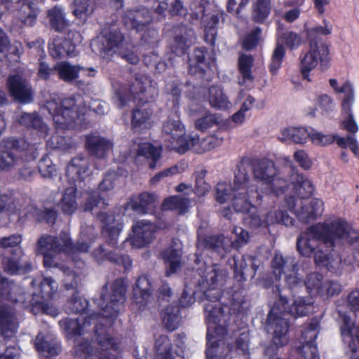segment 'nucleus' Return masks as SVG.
<instances>
[{
	"label": "nucleus",
	"instance_id": "f257e3e1",
	"mask_svg": "<svg viewBox=\"0 0 359 359\" xmlns=\"http://www.w3.org/2000/svg\"><path fill=\"white\" fill-rule=\"evenodd\" d=\"M126 284L124 279H116L109 293L107 285H104L96 304L101 309L102 314L93 313L81 320L65 318L59 322L60 326L67 337L81 335L88 332V327L94 324V332L98 344L103 349L116 348V344L107 332V325H111L121 311L126 299Z\"/></svg>",
	"mask_w": 359,
	"mask_h": 359
},
{
	"label": "nucleus",
	"instance_id": "f03ea898",
	"mask_svg": "<svg viewBox=\"0 0 359 359\" xmlns=\"http://www.w3.org/2000/svg\"><path fill=\"white\" fill-rule=\"evenodd\" d=\"M343 238L347 239L345 247L347 252L355 258L359 254V229H352L348 222L341 218L309 226L297 237V250L301 255L307 257L313 255L315 259L318 250H323L325 246L335 247L336 240Z\"/></svg>",
	"mask_w": 359,
	"mask_h": 359
},
{
	"label": "nucleus",
	"instance_id": "7ed1b4c3",
	"mask_svg": "<svg viewBox=\"0 0 359 359\" xmlns=\"http://www.w3.org/2000/svg\"><path fill=\"white\" fill-rule=\"evenodd\" d=\"M311 308V302L304 297H298L289 306L287 297L280 295L267 316L266 329L268 332L272 334V339L271 346L266 348V353L271 351L277 352L278 348L288 344L290 321L285 316L290 315L295 318L305 316L309 313Z\"/></svg>",
	"mask_w": 359,
	"mask_h": 359
},
{
	"label": "nucleus",
	"instance_id": "20e7f679",
	"mask_svg": "<svg viewBox=\"0 0 359 359\" xmlns=\"http://www.w3.org/2000/svg\"><path fill=\"white\" fill-rule=\"evenodd\" d=\"M226 275V270L221 269L218 264H214L206 275L202 276L199 274L198 278H194L191 280L186 278L184 288L181 293V308L189 307L196 300H208L205 306L212 304L216 308H224L229 312V306L219 302L222 298V291L217 287L219 283L225 281Z\"/></svg>",
	"mask_w": 359,
	"mask_h": 359
},
{
	"label": "nucleus",
	"instance_id": "39448f33",
	"mask_svg": "<svg viewBox=\"0 0 359 359\" xmlns=\"http://www.w3.org/2000/svg\"><path fill=\"white\" fill-rule=\"evenodd\" d=\"M199 244L210 251L212 256L221 260L227 258L229 264L233 267V277L237 282L245 281L247 276L254 278L260 266L261 262L255 255H243L241 259L232 255L229 247L224 244V236L222 234L207 236Z\"/></svg>",
	"mask_w": 359,
	"mask_h": 359
},
{
	"label": "nucleus",
	"instance_id": "423d86ee",
	"mask_svg": "<svg viewBox=\"0 0 359 359\" xmlns=\"http://www.w3.org/2000/svg\"><path fill=\"white\" fill-rule=\"evenodd\" d=\"M250 166L246 165L243 161L239 162L235 172L233 184L235 197L232 201V206L237 212H248L245 220L252 225L257 226L260 224V219L256 214V204H262L264 197H269V195L263 196L259 190L248 191L250 180Z\"/></svg>",
	"mask_w": 359,
	"mask_h": 359
},
{
	"label": "nucleus",
	"instance_id": "0eeeda50",
	"mask_svg": "<svg viewBox=\"0 0 359 359\" xmlns=\"http://www.w3.org/2000/svg\"><path fill=\"white\" fill-rule=\"evenodd\" d=\"M303 32L309 43V50L306 53L300 55L299 69L302 78L311 81L310 72L318 63L324 66L329 60V48L323 41V37L331 34V29L325 25L309 27L308 24L305 23Z\"/></svg>",
	"mask_w": 359,
	"mask_h": 359
},
{
	"label": "nucleus",
	"instance_id": "6e6552de",
	"mask_svg": "<svg viewBox=\"0 0 359 359\" xmlns=\"http://www.w3.org/2000/svg\"><path fill=\"white\" fill-rule=\"evenodd\" d=\"M204 312L208 321L205 355L207 359H214L216 357L214 349L219 346L221 339H213L223 338L227 334V322L230 320L231 310L228 312L224 308H216L209 304L204 306Z\"/></svg>",
	"mask_w": 359,
	"mask_h": 359
},
{
	"label": "nucleus",
	"instance_id": "1a4fd4ad",
	"mask_svg": "<svg viewBox=\"0 0 359 359\" xmlns=\"http://www.w3.org/2000/svg\"><path fill=\"white\" fill-rule=\"evenodd\" d=\"M12 149L30 150L33 155L32 158H36V149L30 145L22 138L8 137L0 143V170H10L19 165L20 159L15 155Z\"/></svg>",
	"mask_w": 359,
	"mask_h": 359
},
{
	"label": "nucleus",
	"instance_id": "9d476101",
	"mask_svg": "<svg viewBox=\"0 0 359 359\" xmlns=\"http://www.w3.org/2000/svg\"><path fill=\"white\" fill-rule=\"evenodd\" d=\"M271 268L276 280H280L284 276L285 282L290 290L302 283L297 274L299 266L294 257H283L282 254L276 253L271 262Z\"/></svg>",
	"mask_w": 359,
	"mask_h": 359
},
{
	"label": "nucleus",
	"instance_id": "9b49d317",
	"mask_svg": "<svg viewBox=\"0 0 359 359\" xmlns=\"http://www.w3.org/2000/svg\"><path fill=\"white\" fill-rule=\"evenodd\" d=\"M166 226V223L161 219L155 223L146 219L138 220L133 225L128 241L133 248H143L154 240L158 229H163Z\"/></svg>",
	"mask_w": 359,
	"mask_h": 359
},
{
	"label": "nucleus",
	"instance_id": "f8f14e48",
	"mask_svg": "<svg viewBox=\"0 0 359 359\" xmlns=\"http://www.w3.org/2000/svg\"><path fill=\"white\" fill-rule=\"evenodd\" d=\"M224 132L226 130L217 129L216 133L203 138L202 141L200 140L199 135L194 132L181 134V154L189 150L201 154L220 146L224 138L222 135Z\"/></svg>",
	"mask_w": 359,
	"mask_h": 359
},
{
	"label": "nucleus",
	"instance_id": "ddd939ff",
	"mask_svg": "<svg viewBox=\"0 0 359 359\" xmlns=\"http://www.w3.org/2000/svg\"><path fill=\"white\" fill-rule=\"evenodd\" d=\"M208 50L205 47H197L194 50L193 54L189 60L188 72L191 76L196 77L204 82L211 81L215 76L212 69L213 61L210 59L207 61L206 55Z\"/></svg>",
	"mask_w": 359,
	"mask_h": 359
},
{
	"label": "nucleus",
	"instance_id": "4468645a",
	"mask_svg": "<svg viewBox=\"0 0 359 359\" xmlns=\"http://www.w3.org/2000/svg\"><path fill=\"white\" fill-rule=\"evenodd\" d=\"M147 88L144 82L135 78V81L130 85L128 90L118 89L116 91L115 97L117 104L120 107H123L128 102H133L136 103L137 107L143 106L149 102V97L146 95ZM130 112H141L138 107L133 108Z\"/></svg>",
	"mask_w": 359,
	"mask_h": 359
},
{
	"label": "nucleus",
	"instance_id": "2eb2a0df",
	"mask_svg": "<svg viewBox=\"0 0 359 359\" xmlns=\"http://www.w3.org/2000/svg\"><path fill=\"white\" fill-rule=\"evenodd\" d=\"M6 88L9 95L18 103L27 104L34 100V90L31 83L24 76L10 74L6 79Z\"/></svg>",
	"mask_w": 359,
	"mask_h": 359
},
{
	"label": "nucleus",
	"instance_id": "dca6fc26",
	"mask_svg": "<svg viewBox=\"0 0 359 359\" xmlns=\"http://www.w3.org/2000/svg\"><path fill=\"white\" fill-rule=\"evenodd\" d=\"M123 22L126 26L135 29L137 32L148 30L152 36L157 35L156 29H149L152 18L147 9L128 10L126 11L123 17Z\"/></svg>",
	"mask_w": 359,
	"mask_h": 359
},
{
	"label": "nucleus",
	"instance_id": "f3484780",
	"mask_svg": "<svg viewBox=\"0 0 359 359\" xmlns=\"http://www.w3.org/2000/svg\"><path fill=\"white\" fill-rule=\"evenodd\" d=\"M113 142L97 132L86 136L85 147L88 154L98 159L105 158L113 148Z\"/></svg>",
	"mask_w": 359,
	"mask_h": 359
},
{
	"label": "nucleus",
	"instance_id": "a211bd4d",
	"mask_svg": "<svg viewBox=\"0 0 359 359\" xmlns=\"http://www.w3.org/2000/svg\"><path fill=\"white\" fill-rule=\"evenodd\" d=\"M97 218L104 224L103 234L107 244L116 247L123 228V223L120 220L116 219L111 213L100 212L97 214Z\"/></svg>",
	"mask_w": 359,
	"mask_h": 359
},
{
	"label": "nucleus",
	"instance_id": "6ab92c4d",
	"mask_svg": "<svg viewBox=\"0 0 359 359\" xmlns=\"http://www.w3.org/2000/svg\"><path fill=\"white\" fill-rule=\"evenodd\" d=\"M53 236L43 234L38 239L35 252L43 257V264L46 267H59L53 245Z\"/></svg>",
	"mask_w": 359,
	"mask_h": 359
},
{
	"label": "nucleus",
	"instance_id": "aec40b11",
	"mask_svg": "<svg viewBox=\"0 0 359 359\" xmlns=\"http://www.w3.org/2000/svg\"><path fill=\"white\" fill-rule=\"evenodd\" d=\"M18 11V17L25 26H33L36 21L39 10L36 4L29 0H6Z\"/></svg>",
	"mask_w": 359,
	"mask_h": 359
},
{
	"label": "nucleus",
	"instance_id": "412c9836",
	"mask_svg": "<svg viewBox=\"0 0 359 359\" xmlns=\"http://www.w3.org/2000/svg\"><path fill=\"white\" fill-rule=\"evenodd\" d=\"M58 77L67 83H72L79 77L81 71H88V76L94 77L97 71L93 67L85 68L81 65H73L68 62H62L55 65Z\"/></svg>",
	"mask_w": 359,
	"mask_h": 359
},
{
	"label": "nucleus",
	"instance_id": "4be33fe9",
	"mask_svg": "<svg viewBox=\"0 0 359 359\" xmlns=\"http://www.w3.org/2000/svg\"><path fill=\"white\" fill-rule=\"evenodd\" d=\"M18 328V320L14 309L11 306L0 307V334L4 338H11Z\"/></svg>",
	"mask_w": 359,
	"mask_h": 359
},
{
	"label": "nucleus",
	"instance_id": "5701e85b",
	"mask_svg": "<svg viewBox=\"0 0 359 359\" xmlns=\"http://www.w3.org/2000/svg\"><path fill=\"white\" fill-rule=\"evenodd\" d=\"M86 114H53V118L60 129H85L88 126Z\"/></svg>",
	"mask_w": 359,
	"mask_h": 359
},
{
	"label": "nucleus",
	"instance_id": "b1692460",
	"mask_svg": "<svg viewBox=\"0 0 359 359\" xmlns=\"http://www.w3.org/2000/svg\"><path fill=\"white\" fill-rule=\"evenodd\" d=\"M294 212L299 221L309 223L322 215L323 202L319 198H312L309 203H302L300 208L294 210Z\"/></svg>",
	"mask_w": 359,
	"mask_h": 359
},
{
	"label": "nucleus",
	"instance_id": "393cba45",
	"mask_svg": "<svg viewBox=\"0 0 359 359\" xmlns=\"http://www.w3.org/2000/svg\"><path fill=\"white\" fill-rule=\"evenodd\" d=\"M50 55L55 59L73 57L77 55L76 45L70 39L57 37L48 45Z\"/></svg>",
	"mask_w": 359,
	"mask_h": 359
},
{
	"label": "nucleus",
	"instance_id": "a878e982",
	"mask_svg": "<svg viewBox=\"0 0 359 359\" xmlns=\"http://www.w3.org/2000/svg\"><path fill=\"white\" fill-rule=\"evenodd\" d=\"M252 170L255 178L266 184L273 181V177L278 172L274 162L269 158L257 160L254 163Z\"/></svg>",
	"mask_w": 359,
	"mask_h": 359
},
{
	"label": "nucleus",
	"instance_id": "bb28decb",
	"mask_svg": "<svg viewBox=\"0 0 359 359\" xmlns=\"http://www.w3.org/2000/svg\"><path fill=\"white\" fill-rule=\"evenodd\" d=\"M334 248L325 246L323 250H318L315 255L316 264L326 266L330 271L337 269L341 264L342 257Z\"/></svg>",
	"mask_w": 359,
	"mask_h": 359
},
{
	"label": "nucleus",
	"instance_id": "cd10ccee",
	"mask_svg": "<svg viewBox=\"0 0 359 359\" xmlns=\"http://www.w3.org/2000/svg\"><path fill=\"white\" fill-rule=\"evenodd\" d=\"M152 294L151 283L149 278L142 276L135 283L133 287V300L140 307L145 306Z\"/></svg>",
	"mask_w": 359,
	"mask_h": 359
},
{
	"label": "nucleus",
	"instance_id": "c85d7f7f",
	"mask_svg": "<svg viewBox=\"0 0 359 359\" xmlns=\"http://www.w3.org/2000/svg\"><path fill=\"white\" fill-rule=\"evenodd\" d=\"M180 245L177 239L172 241L171 245L165 249L162 256L165 261L167 269L165 276H170L177 272L180 268Z\"/></svg>",
	"mask_w": 359,
	"mask_h": 359
},
{
	"label": "nucleus",
	"instance_id": "c756f323",
	"mask_svg": "<svg viewBox=\"0 0 359 359\" xmlns=\"http://www.w3.org/2000/svg\"><path fill=\"white\" fill-rule=\"evenodd\" d=\"M89 170L88 158L83 154L73 158L67 167V175L73 180L83 179Z\"/></svg>",
	"mask_w": 359,
	"mask_h": 359
},
{
	"label": "nucleus",
	"instance_id": "7c9ffc66",
	"mask_svg": "<svg viewBox=\"0 0 359 359\" xmlns=\"http://www.w3.org/2000/svg\"><path fill=\"white\" fill-rule=\"evenodd\" d=\"M158 196L154 193L143 192L137 196L130 198V201L125 204L126 208H129L140 214H145L147 207L156 203Z\"/></svg>",
	"mask_w": 359,
	"mask_h": 359
},
{
	"label": "nucleus",
	"instance_id": "2f4dec72",
	"mask_svg": "<svg viewBox=\"0 0 359 359\" xmlns=\"http://www.w3.org/2000/svg\"><path fill=\"white\" fill-rule=\"evenodd\" d=\"M329 83L336 93L344 94V97L341 102L343 112H351L352 106L354 102V92L351 83L348 81H346L342 86L339 87L335 79H330Z\"/></svg>",
	"mask_w": 359,
	"mask_h": 359
},
{
	"label": "nucleus",
	"instance_id": "473e14b6",
	"mask_svg": "<svg viewBox=\"0 0 359 359\" xmlns=\"http://www.w3.org/2000/svg\"><path fill=\"white\" fill-rule=\"evenodd\" d=\"M47 16L50 26L56 32L64 33L70 26V22L66 19L64 9L55 6L48 11Z\"/></svg>",
	"mask_w": 359,
	"mask_h": 359
},
{
	"label": "nucleus",
	"instance_id": "72a5a7b5",
	"mask_svg": "<svg viewBox=\"0 0 359 359\" xmlns=\"http://www.w3.org/2000/svg\"><path fill=\"white\" fill-rule=\"evenodd\" d=\"M46 107L48 112H81L76 107L74 97H57L46 102Z\"/></svg>",
	"mask_w": 359,
	"mask_h": 359
},
{
	"label": "nucleus",
	"instance_id": "f704fd0d",
	"mask_svg": "<svg viewBox=\"0 0 359 359\" xmlns=\"http://www.w3.org/2000/svg\"><path fill=\"white\" fill-rule=\"evenodd\" d=\"M292 180L293 190L297 197L307 199L313 196V184L303 175L297 173L292 177Z\"/></svg>",
	"mask_w": 359,
	"mask_h": 359
},
{
	"label": "nucleus",
	"instance_id": "c9c22d12",
	"mask_svg": "<svg viewBox=\"0 0 359 359\" xmlns=\"http://www.w3.org/2000/svg\"><path fill=\"white\" fill-rule=\"evenodd\" d=\"M93 256L97 262L109 260L117 264H123L125 269H128L131 266V260L129 257L121 256L114 252H108L102 245L93 252Z\"/></svg>",
	"mask_w": 359,
	"mask_h": 359
},
{
	"label": "nucleus",
	"instance_id": "e433bc0d",
	"mask_svg": "<svg viewBox=\"0 0 359 359\" xmlns=\"http://www.w3.org/2000/svg\"><path fill=\"white\" fill-rule=\"evenodd\" d=\"M179 121L170 118L163 126V132L165 142L170 149L177 150L180 145Z\"/></svg>",
	"mask_w": 359,
	"mask_h": 359
},
{
	"label": "nucleus",
	"instance_id": "4c0bfd02",
	"mask_svg": "<svg viewBox=\"0 0 359 359\" xmlns=\"http://www.w3.org/2000/svg\"><path fill=\"white\" fill-rule=\"evenodd\" d=\"M125 40V36L119 30H112L103 36V50L107 53L113 54L121 49Z\"/></svg>",
	"mask_w": 359,
	"mask_h": 359
},
{
	"label": "nucleus",
	"instance_id": "58836bf2",
	"mask_svg": "<svg viewBox=\"0 0 359 359\" xmlns=\"http://www.w3.org/2000/svg\"><path fill=\"white\" fill-rule=\"evenodd\" d=\"M39 291L33 293V298L30 301L32 305L42 303L44 299L50 298L57 290V285L51 278H43L39 283Z\"/></svg>",
	"mask_w": 359,
	"mask_h": 359
},
{
	"label": "nucleus",
	"instance_id": "ea45409f",
	"mask_svg": "<svg viewBox=\"0 0 359 359\" xmlns=\"http://www.w3.org/2000/svg\"><path fill=\"white\" fill-rule=\"evenodd\" d=\"M208 98L211 107L217 110H228L231 104L222 88L219 86L213 85L209 88Z\"/></svg>",
	"mask_w": 359,
	"mask_h": 359
},
{
	"label": "nucleus",
	"instance_id": "a19ab883",
	"mask_svg": "<svg viewBox=\"0 0 359 359\" xmlns=\"http://www.w3.org/2000/svg\"><path fill=\"white\" fill-rule=\"evenodd\" d=\"M252 205H255L256 214L260 219V224L257 226H254V225H252L250 223L247 222V221L245 220V218L247 217L248 212L247 211L241 212V213L243 214V221L246 225H248V226H250L252 229H257V228H259L262 226H264L265 227H269L270 225H273L275 224H279L280 219L281 218V217H283V210H276V209L270 210L265 215L264 219H262L259 213L258 208L257 207V205H259L260 204H256V203H252Z\"/></svg>",
	"mask_w": 359,
	"mask_h": 359
},
{
	"label": "nucleus",
	"instance_id": "79ce46f5",
	"mask_svg": "<svg viewBox=\"0 0 359 359\" xmlns=\"http://www.w3.org/2000/svg\"><path fill=\"white\" fill-rule=\"evenodd\" d=\"M15 120L22 126L38 130L43 134L47 133V126L37 114H20Z\"/></svg>",
	"mask_w": 359,
	"mask_h": 359
},
{
	"label": "nucleus",
	"instance_id": "37998d69",
	"mask_svg": "<svg viewBox=\"0 0 359 359\" xmlns=\"http://www.w3.org/2000/svg\"><path fill=\"white\" fill-rule=\"evenodd\" d=\"M271 11V0H256L252 8V20L256 23H264L269 16Z\"/></svg>",
	"mask_w": 359,
	"mask_h": 359
},
{
	"label": "nucleus",
	"instance_id": "c03bdc74",
	"mask_svg": "<svg viewBox=\"0 0 359 359\" xmlns=\"http://www.w3.org/2000/svg\"><path fill=\"white\" fill-rule=\"evenodd\" d=\"M180 304L175 303L168 306L162 313L163 322L166 328L172 331L178 327L180 323Z\"/></svg>",
	"mask_w": 359,
	"mask_h": 359
},
{
	"label": "nucleus",
	"instance_id": "a18cd8bd",
	"mask_svg": "<svg viewBox=\"0 0 359 359\" xmlns=\"http://www.w3.org/2000/svg\"><path fill=\"white\" fill-rule=\"evenodd\" d=\"M108 205L105 199L100 196L98 191H93L85 194V201L83 205L86 212L94 210H102Z\"/></svg>",
	"mask_w": 359,
	"mask_h": 359
},
{
	"label": "nucleus",
	"instance_id": "49530a36",
	"mask_svg": "<svg viewBox=\"0 0 359 359\" xmlns=\"http://www.w3.org/2000/svg\"><path fill=\"white\" fill-rule=\"evenodd\" d=\"M76 189L74 187L67 188L59 203L62 211L67 215H71L77 209L76 201Z\"/></svg>",
	"mask_w": 359,
	"mask_h": 359
},
{
	"label": "nucleus",
	"instance_id": "de8ad7c7",
	"mask_svg": "<svg viewBox=\"0 0 359 359\" xmlns=\"http://www.w3.org/2000/svg\"><path fill=\"white\" fill-rule=\"evenodd\" d=\"M35 346L37 351L46 358L56 355L60 351V346L56 342L49 341L41 334L36 337Z\"/></svg>",
	"mask_w": 359,
	"mask_h": 359
},
{
	"label": "nucleus",
	"instance_id": "09e8293b",
	"mask_svg": "<svg viewBox=\"0 0 359 359\" xmlns=\"http://www.w3.org/2000/svg\"><path fill=\"white\" fill-rule=\"evenodd\" d=\"M53 245L56 254L57 261H59V256L62 253L71 255L72 250V241L69 235L62 231L58 236H53Z\"/></svg>",
	"mask_w": 359,
	"mask_h": 359
},
{
	"label": "nucleus",
	"instance_id": "8fccbe9b",
	"mask_svg": "<svg viewBox=\"0 0 359 359\" xmlns=\"http://www.w3.org/2000/svg\"><path fill=\"white\" fill-rule=\"evenodd\" d=\"M286 50L283 43H276L269 65V71L272 75H276L282 67L285 57Z\"/></svg>",
	"mask_w": 359,
	"mask_h": 359
},
{
	"label": "nucleus",
	"instance_id": "3c124183",
	"mask_svg": "<svg viewBox=\"0 0 359 359\" xmlns=\"http://www.w3.org/2000/svg\"><path fill=\"white\" fill-rule=\"evenodd\" d=\"M137 155L139 156H144L146 158H151L152 163L149 166L154 169L155 168V162L158 161L161 156V148L154 147L151 144L144 142L138 144L137 149Z\"/></svg>",
	"mask_w": 359,
	"mask_h": 359
},
{
	"label": "nucleus",
	"instance_id": "603ef678",
	"mask_svg": "<svg viewBox=\"0 0 359 359\" xmlns=\"http://www.w3.org/2000/svg\"><path fill=\"white\" fill-rule=\"evenodd\" d=\"M283 135L296 144H304L311 133L304 127H290L284 129Z\"/></svg>",
	"mask_w": 359,
	"mask_h": 359
},
{
	"label": "nucleus",
	"instance_id": "864d4df0",
	"mask_svg": "<svg viewBox=\"0 0 359 359\" xmlns=\"http://www.w3.org/2000/svg\"><path fill=\"white\" fill-rule=\"evenodd\" d=\"M254 58L251 55H241L238 58V70L244 81H252L254 76L252 74Z\"/></svg>",
	"mask_w": 359,
	"mask_h": 359
},
{
	"label": "nucleus",
	"instance_id": "5fc2aeb1",
	"mask_svg": "<svg viewBox=\"0 0 359 359\" xmlns=\"http://www.w3.org/2000/svg\"><path fill=\"white\" fill-rule=\"evenodd\" d=\"M357 327L354 328L353 323L351 322V318L348 316H344L343 318V324L340 327L342 340L348 346L354 347V340L355 338V331Z\"/></svg>",
	"mask_w": 359,
	"mask_h": 359
},
{
	"label": "nucleus",
	"instance_id": "6e6d98bb",
	"mask_svg": "<svg viewBox=\"0 0 359 359\" xmlns=\"http://www.w3.org/2000/svg\"><path fill=\"white\" fill-rule=\"evenodd\" d=\"M215 200L220 204L225 203L235 197L234 189L230 184L226 182H219L216 187Z\"/></svg>",
	"mask_w": 359,
	"mask_h": 359
},
{
	"label": "nucleus",
	"instance_id": "4d7b16f0",
	"mask_svg": "<svg viewBox=\"0 0 359 359\" xmlns=\"http://www.w3.org/2000/svg\"><path fill=\"white\" fill-rule=\"evenodd\" d=\"M14 257H5L3 261V267L4 271L11 275L15 274L20 269V257L21 250L20 248L12 250Z\"/></svg>",
	"mask_w": 359,
	"mask_h": 359
},
{
	"label": "nucleus",
	"instance_id": "13d9d810",
	"mask_svg": "<svg viewBox=\"0 0 359 359\" xmlns=\"http://www.w3.org/2000/svg\"><path fill=\"white\" fill-rule=\"evenodd\" d=\"M88 305V301L79 296L78 292L75 291L71 299L68 301L66 309L67 312L79 313L85 311Z\"/></svg>",
	"mask_w": 359,
	"mask_h": 359
},
{
	"label": "nucleus",
	"instance_id": "bf43d9fd",
	"mask_svg": "<svg viewBox=\"0 0 359 359\" xmlns=\"http://www.w3.org/2000/svg\"><path fill=\"white\" fill-rule=\"evenodd\" d=\"M156 359H173L170 353V344L165 336H160L155 342Z\"/></svg>",
	"mask_w": 359,
	"mask_h": 359
},
{
	"label": "nucleus",
	"instance_id": "052dcab7",
	"mask_svg": "<svg viewBox=\"0 0 359 359\" xmlns=\"http://www.w3.org/2000/svg\"><path fill=\"white\" fill-rule=\"evenodd\" d=\"M205 116L201 118H198L195 122V128L201 131L205 132L209 128L216 126L219 129L221 121H217L216 115L217 114H204Z\"/></svg>",
	"mask_w": 359,
	"mask_h": 359
},
{
	"label": "nucleus",
	"instance_id": "680f3d73",
	"mask_svg": "<svg viewBox=\"0 0 359 359\" xmlns=\"http://www.w3.org/2000/svg\"><path fill=\"white\" fill-rule=\"evenodd\" d=\"M267 184L270 185L271 194L276 197L283 195L289 187L288 181L278 177L277 172L276 177H273V181L269 182Z\"/></svg>",
	"mask_w": 359,
	"mask_h": 359
},
{
	"label": "nucleus",
	"instance_id": "e2e57ef3",
	"mask_svg": "<svg viewBox=\"0 0 359 359\" xmlns=\"http://www.w3.org/2000/svg\"><path fill=\"white\" fill-rule=\"evenodd\" d=\"M73 354L77 359H91L94 348L88 341H81L74 346Z\"/></svg>",
	"mask_w": 359,
	"mask_h": 359
},
{
	"label": "nucleus",
	"instance_id": "0e129e2a",
	"mask_svg": "<svg viewBox=\"0 0 359 359\" xmlns=\"http://www.w3.org/2000/svg\"><path fill=\"white\" fill-rule=\"evenodd\" d=\"M60 269L65 276L63 279L65 287L67 290L76 289L81 282L80 277L68 267L62 266Z\"/></svg>",
	"mask_w": 359,
	"mask_h": 359
},
{
	"label": "nucleus",
	"instance_id": "69168bd1",
	"mask_svg": "<svg viewBox=\"0 0 359 359\" xmlns=\"http://www.w3.org/2000/svg\"><path fill=\"white\" fill-rule=\"evenodd\" d=\"M39 172L45 178H50L56 173L55 165L48 156L43 157L39 162Z\"/></svg>",
	"mask_w": 359,
	"mask_h": 359
},
{
	"label": "nucleus",
	"instance_id": "338daca9",
	"mask_svg": "<svg viewBox=\"0 0 359 359\" xmlns=\"http://www.w3.org/2000/svg\"><path fill=\"white\" fill-rule=\"evenodd\" d=\"M262 29L259 27L253 29L245 36L243 41V47L245 50H251L256 48L260 39Z\"/></svg>",
	"mask_w": 359,
	"mask_h": 359
},
{
	"label": "nucleus",
	"instance_id": "774afa93",
	"mask_svg": "<svg viewBox=\"0 0 359 359\" xmlns=\"http://www.w3.org/2000/svg\"><path fill=\"white\" fill-rule=\"evenodd\" d=\"M280 39L290 50L297 49L302 43L301 36L292 31H286L283 32Z\"/></svg>",
	"mask_w": 359,
	"mask_h": 359
}]
</instances>
